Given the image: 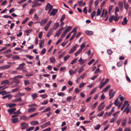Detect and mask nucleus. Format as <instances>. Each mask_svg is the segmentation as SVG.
I'll list each match as a JSON object with an SVG mask.
<instances>
[{
  "instance_id": "obj_1",
  "label": "nucleus",
  "mask_w": 131,
  "mask_h": 131,
  "mask_svg": "<svg viewBox=\"0 0 131 131\" xmlns=\"http://www.w3.org/2000/svg\"><path fill=\"white\" fill-rule=\"evenodd\" d=\"M20 126L21 127V129L24 130L28 127L29 126L28 124L25 122H23L21 123Z\"/></svg>"
},
{
  "instance_id": "obj_2",
  "label": "nucleus",
  "mask_w": 131,
  "mask_h": 131,
  "mask_svg": "<svg viewBox=\"0 0 131 131\" xmlns=\"http://www.w3.org/2000/svg\"><path fill=\"white\" fill-rule=\"evenodd\" d=\"M115 93V92L113 91V90L111 89L110 90L109 92V95L110 96L109 99H111L114 96Z\"/></svg>"
},
{
  "instance_id": "obj_3",
  "label": "nucleus",
  "mask_w": 131,
  "mask_h": 131,
  "mask_svg": "<svg viewBox=\"0 0 131 131\" xmlns=\"http://www.w3.org/2000/svg\"><path fill=\"white\" fill-rule=\"evenodd\" d=\"M107 13V12L106 10L103 9L102 10L101 17L102 18H105L106 16Z\"/></svg>"
},
{
  "instance_id": "obj_4",
  "label": "nucleus",
  "mask_w": 131,
  "mask_h": 131,
  "mask_svg": "<svg viewBox=\"0 0 131 131\" xmlns=\"http://www.w3.org/2000/svg\"><path fill=\"white\" fill-rule=\"evenodd\" d=\"M52 21L50 20L48 22L44 27V29L46 31H47L49 29V27L52 23Z\"/></svg>"
},
{
  "instance_id": "obj_5",
  "label": "nucleus",
  "mask_w": 131,
  "mask_h": 131,
  "mask_svg": "<svg viewBox=\"0 0 131 131\" xmlns=\"http://www.w3.org/2000/svg\"><path fill=\"white\" fill-rule=\"evenodd\" d=\"M53 31L54 30L53 28L50 29L47 34V36L48 37H49L52 34Z\"/></svg>"
},
{
  "instance_id": "obj_6",
  "label": "nucleus",
  "mask_w": 131,
  "mask_h": 131,
  "mask_svg": "<svg viewBox=\"0 0 131 131\" xmlns=\"http://www.w3.org/2000/svg\"><path fill=\"white\" fill-rule=\"evenodd\" d=\"M104 104V102H103L100 104L98 107V111H100L101 110L105 107V105L102 106V105Z\"/></svg>"
},
{
  "instance_id": "obj_7",
  "label": "nucleus",
  "mask_w": 131,
  "mask_h": 131,
  "mask_svg": "<svg viewBox=\"0 0 131 131\" xmlns=\"http://www.w3.org/2000/svg\"><path fill=\"white\" fill-rule=\"evenodd\" d=\"M50 124H51L50 122L49 121L41 125L40 127L41 128H43L50 125Z\"/></svg>"
},
{
  "instance_id": "obj_8",
  "label": "nucleus",
  "mask_w": 131,
  "mask_h": 131,
  "mask_svg": "<svg viewBox=\"0 0 131 131\" xmlns=\"http://www.w3.org/2000/svg\"><path fill=\"white\" fill-rule=\"evenodd\" d=\"M48 19L44 18L42 20L40 23V25L41 26H43L46 23Z\"/></svg>"
},
{
  "instance_id": "obj_9",
  "label": "nucleus",
  "mask_w": 131,
  "mask_h": 131,
  "mask_svg": "<svg viewBox=\"0 0 131 131\" xmlns=\"http://www.w3.org/2000/svg\"><path fill=\"white\" fill-rule=\"evenodd\" d=\"M10 67L9 65H5L2 66L0 67V69L2 70H4L9 68Z\"/></svg>"
},
{
  "instance_id": "obj_10",
  "label": "nucleus",
  "mask_w": 131,
  "mask_h": 131,
  "mask_svg": "<svg viewBox=\"0 0 131 131\" xmlns=\"http://www.w3.org/2000/svg\"><path fill=\"white\" fill-rule=\"evenodd\" d=\"M58 11V10L57 9H53L50 15H52L53 16H54L56 14Z\"/></svg>"
},
{
  "instance_id": "obj_11",
  "label": "nucleus",
  "mask_w": 131,
  "mask_h": 131,
  "mask_svg": "<svg viewBox=\"0 0 131 131\" xmlns=\"http://www.w3.org/2000/svg\"><path fill=\"white\" fill-rule=\"evenodd\" d=\"M52 7L53 6L52 5H51L50 3H48L46 5V7L45 8V10H47L49 9H52Z\"/></svg>"
},
{
  "instance_id": "obj_12",
  "label": "nucleus",
  "mask_w": 131,
  "mask_h": 131,
  "mask_svg": "<svg viewBox=\"0 0 131 131\" xmlns=\"http://www.w3.org/2000/svg\"><path fill=\"white\" fill-rule=\"evenodd\" d=\"M77 48L76 46H74L69 51V53L70 54L71 53L74 52Z\"/></svg>"
},
{
  "instance_id": "obj_13",
  "label": "nucleus",
  "mask_w": 131,
  "mask_h": 131,
  "mask_svg": "<svg viewBox=\"0 0 131 131\" xmlns=\"http://www.w3.org/2000/svg\"><path fill=\"white\" fill-rule=\"evenodd\" d=\"M29 118V117H28L24 115L21 116L20 117V119L21 120H23L25 121H27L28 120Z\"/></svg>"
},
{
  "instance_id": "obj_14",
  "label": "nucleus",
  "mask_w": 131,
  "mask_h": 131,
  "mask_svg": "<svg viewBox=\"0 0 131 131\" xmlns=\"http://www.w3.org/2000/svg\"><path fill=\"white\" fill-rule=\"evenodd\" d=\"M63 28V27H62L56 33V35L57 37H59L61 34Z\"/></svg>"
},
{
  "instance_id": "obj_15",
  "label": "nucleus",
  "mask_w": 131,
  "mask_h": 131,
  "mask_svg": "<svg viewBox=\"0 0 131 131\" xmlns=\"http://www.w3.org/2000/svg\"><path fill=\"white\" fill-rule=\"evenodd\" d=\"M11 93V92H7L5 90H3L0 91V95L2 94V95L3 96L4 95L9 94Z\"/></svg>"
},
{
  "instance_id": "obj_16",
  "label": "nucleus",
  "mask_w": 131,
  "mask_h": 131,
  "mask_svg": "<svg viewBox=\"0 0 131 131\" xmlns=\"http://www.w3.org/2000/svg\"><path fill=\"white\" fill-rule=\"evenodd\" d=\"M13 79H14V82L16 83L17 84H18L19 83V81L16 77L15 76V77L13 79L12 78H10L9 79L10 80H13Z\"/></svg>"
},
{
  "instance_id": "obj_17",
  "label": "nucleus",
  "mask_w": 131,
  "mask_h": 131,
  "mask_svg": "<svg viewBox=\"0 0 131 131\" xmlns=\"http://www.w3.org/2000/svg\"><path fill=\"white\" fill-rule=\"evenodd\" d=\"M16 110L15 108H13L8 110H7L8 112H9L10 114H11L13 113H14V112Z\"/></svg>"
},
{
  "instance_id": "obj_18",
  "label": "nucleus",
  "mask_w": 131,
  "mask_h": 131,
  "mask_svg": "<svg viewBox=\"0 0 131 131\" xmlns=\"http://www.w3.org/2000/svg\"><path fill=\"white\" fill-rule=\"evenodd\" d=\"M102 11V8H98L96 12V16H98L100 15Z\"/></svg>"
},
{
  "instance_id": "obj_19",
  "label": "nucleus",
  "mask_w": 131,
  "mask_h": 131,
  "mask_svg": "<svg viewBox=\"0 0 131 131\" xmlns=\"http://www.w3.org/2000/svg\"><path fill=\"white\" fill-rule=\"evenodd\" d=\"M49 60L51 63H54L56 62V59L54 57H52L50 58Z\"/></svg>"
},
{
  "instance_id": "obj_20",
  "label": "nucleus",
  "mask_w": 131,
  "mask_h": 131,
  "mask_svg": "<svg viewBox=\"0 0 131 131\" xmlns=\"http://www.w3.org/2000/svg\"><path fill=\"white\" fill-rule=\"evenodd\" d=\"M30 124L31 125H38L39 123L37 121H31L30 122Z\"/></svg>"
},
{
  "instance_id": "obj_21",
  "label": "nucleus",
  "mask_w": 131,
  "mask_h": 131,
  "mask_svg": "<svg viewBox=\"0 0 131 131\" xmlns=\"http://www.w3.org/2000/svg\"><path fill=\"white\" fill-rule=\"evenodd\" d=\"M111 87V85H107L104 89H103L102 91V92H106L107 90L110 88Z\"/></svg>"
},
{
  "instance_id": "obj_22",
  "label": "nucleus",
  "mask_w": 131,
  "mask_h": 131,
  "mask_svg": "<svg viewBox=\"0 0 131 131\" xmlns=\"http://www.w3.org/2000/svg\"><path fill=\"white\" fill-rule=\"evenodd\" d=\"M25 65L24 63H23L19 64V66L16 69V70H20L22 69L23 67Z\"/></svg>"
},
{
  "instance_id": "obj_23",
  "label": "nucleus",
  "mask_w": 131,
  "mask_h": 131,
  "mask_svg": "<svg viewBox=\"0 0 131 131\" xmlns=\"http://www.w3.org/2000/svg\"><path fill=\"white\" fill-rule=\"evenodd\" d=\"M127 18L126 17H125L124 18L123 20V21H122V24L123 25H124L127 24Z\"/></svg>"
},
{
  "instance_id": "obj_24",
  "label": "nucleus",
  "mask_w": 131,
  "mask_h": 131,
  "mask_svg": "<svg viewBox=\"0 0 131 131\" xmlns=\"http://www.w3.org/2000/svg\"><path fill=\"white\" fill-rule=\"evenodd\" d=\"M124 7L125 9L126 10V12H127L128 11V9L129 7V6L128 5V4L125 2V1H124Z\"/></svg>"
},
{
  "instance_id": "obj_25",
  "label": "nucleus",
  "mask_w": 131,
  "mask_h": 131,
  "mask_svg": "<svg viewBox=\"0 0 131 131\" xmlns=\"http://www.w3.org/2000/svg\"><path fill=\"white\" fill-rule=\"evenodd\" d=\"M85 33L87 35H91L93 34V32L92 31L87 30L85 31Z\"/></svg>"
},
{
  "instance_id": "obj_26",
  "label": "nucleus",
  "mask_w": 131,
  "mask_h": 131,
  "mask_svg": "<svg viewBox=\"0 0 131 131\" xmlns=\"http://www.w3.org/2000/svg\"><path fill=\"white\" fill-rule=\"evenodd\" d=\"M21 97H19L18 99H16L13 100L12 101V102L14 103L17 102H20L21 101Z\"/></svg>"
},
{
  "instance_id": "obj_27",
  "label": "nucleus",
  "mask_w": 131,
  "mask_h": 131,
  "mask_svg": "<svg viewBox=\"0 0 131 131\" xmlns=\"http://www.w3.org/2000/svg\"><path fill=\"white\" fill-rule=\"evenodd\" d=\"M59 26V23H56L54 24L53 26V30H55Z\"/></svg>"
},
{
  "instance_id": "obj_28",
  "label": "nucleus",
  "mask_w": 131,
  "mask_h": 131,
  "mask_svg": "<svg viewBox=\"0 0 131 131\" xmlns=\"http://www.w3.org/2000/svg\"><path fill=\"white\" fill-rule=\"evenodd\" d=\"M9 83V81L8 80H4L2 81L1 82V85H3L4 84H8Z\"/></svg>"
},
{
  "instance_id": "obj_29",
  "label": "nucleus",
  "mask_w": 131,
  "mask_h": 131,
  "mask_svg": "<svg viewBox=\"0 0 131 131\" xmlns=\"http://www.w3.org/2000/svg\"><path fill=\"white\" fill-rule=\"evenodd\" d=\"M18 122V118H14L12 119V122L14 123H15Z\"/></svg>"
},
{
  "instance_id": "obj_30",
  "label": "nucleus",
  "mask_w": 131,
  "mask_h": 131,
  "mask_svg": "<svg viewBox=\"0 0 131 131\" xmlns=\"http://www.w3.org/2000/svg\"><path fill=\"white\" fill-rule=\"evenodd\" d=\"M129 104H128L127 106L126 107V108L125 109L126 110V113L127 114H128L130 111V109L129 108Z\"/></svg>"
},
{
  "instance_id": "obj_31",
  "label": "nucleus",
  "mask_w": 131,
  "mask_h": 131,
  "mask_svg": "<svg viewBox=\"0 0 131 131\" xmlns=\"http://www.w3.org/2000/svg\"><path fill=\"white\" fill-rule=\"evenodd\" d=\"M101 127V126L99 124L96 125L94 127V129L95 130H98Z\"/></svg>"
},
{
  "instance_id": "obj_32",
  "label": "nucleus",
  "mask_w": 131,
  "mask_h": 131,
  "mask_svg": "<svg viewBox=\"0 0 131 131\" xmlns=\"http://www.w3.org/2000/svg\"><path fill=\"white\" fill-rule=\"evenodd\" d=\"M120 112L119 111H117L115 113H114L113 115L114 117H116V118H117L118 117V114Z\"/></svg>"
},
{
  "instance_id": "obj_33",
  "label": "nucleus",
  "mask_w": 131,
  "mask_h": 131,
  "mask_svg": "<svg viewBox=\"0 0 131 131\" xmlns=\"http://www.w3.org/2000/svg\"><path fill=\"white\" fill-rule=\"evenodd\" d=\"M129 102L128 101H125L123 104V106L124 107H126L128 105V104H129V103H128Z\"/></svg>"
},
{
  "instance_id": "obj_34",
  "label": "nucleus",
  "mask_w": 131,
  "mask_h": 131,
  "mask_svg": "<svg viewBox=\"0 0 131 131\" xmlns=\"http://www.w3.org/2000/svg\"><path fill=\"white\" fill-rule=\"evenodd\" d=\"M20 58V57L18 55H17L13 56L12 57V59L13 60L18 59Z\"/></svg>"
},
{
  "instance_id": "obj_35",
  "label": "nucleus",
  "mask_w": 131,
  "mask_h": 131,
  "mask_svg": "<svg viewBox=\"0 0 131 131\" xmlns=\"http://www.w3.org/2000/svg\"><path fill=\"white\" fill-rule=\"evenodd\" d=\"M78 61L81 65L84 63L85 61V60H82L81 58H80Z\"/></svg>"
},
{
  "instance_id": "obj_36",
  "label": "nucleus",
  "mask_w": 131,
  "mask_h": 131,
  "mask_svg": "<svg viewBox=\"0 0 131 131\" xmlns=\"http://www.w3.org/2000/svg\"><path fill=\"white\" fill-rule=\"evenodd\" d=\"M31 96L33 100H35L37 97V94L36 93L32 94Z\"/></svg>"
},
{
  "instance_id": "obj_37",
  "label": "nucleus",
  "mask_w": 131,
  "mask_h": 131,
  "mask_svg": "<svg viewBox=\"0 0 131 131\" xmlns=\"http://www.w3.org/2000/svg\"><path fill=\"white\" fill-rule=\"evenodd\" d=\"M97 89V87H96L93 89L91 91V92L90 93V95H91L94 93L96 91V90Z\"/></svg>"
},
{
  "instance_id": "obj_38",
  "label": "nucleus",
  "mask_w": 131,
  "mask_h": 131,
  "mask_svg": "<svg viewBox=\"0 0 131 131\" xmlns=\"http://www.w3.org/2000/svg\"><path fill=\"white\" fill-rule=\"evenodd\" d=\"M40 96L41 97L42 99H45L48 97V95L46 94H44L40 95Z\"/></svg>"
},
{
  "instance_id": "obj_39",
  "label": "nucleus",
  "mask_w": 131,
  "mask_h": 131,
  "mask_svg": "<svg viewBox=\"0 0 131 131\" xmlns=\"http://www.w3.org/2000/svg\"><path fill=\"white\" fill-rule=\"evenodd\" d=\"M44 44V41L42 40H40L39 41V47L41 48L42 47V44Z\"/></svg>"
},
{
  "instance_id": "obj_40",
  "label": "nucleus",
  "mask_w": 131,
  "mask_h": 131,
  "mask_svg": "<svg viewBox=\"0 0 131 131\" xmlns=\"http://www.w3.org/2000/svg\"><path fill=\"white\" fill-rule=\"evenodd\" d=\"M72 27V26H69L66 29H65L64 31L67 33L69 31V30L71 29Z\"/></svg>"
},
{
  "instance_id": "obj_41",
  "label": "nucleus",
  "mask_w": 131,
  "mask_h": 131,
  "mask_svg": "<svg viewBox=\"0 0 131 131\" xmlns=\"http://www.w3.org/2000/svg\"><path fill=\"white\" fill-rule=\"evenodd\" d=\"M69 73L70 75H72V74H74L75 73V71H74L72 70H70L69 71Z\"/></svg>"
},
{
  "instance_id": "obj_42",
  "label": "nucleus",
  "mask_w": 131,
  "mask_h": 131,
  "mask_svg": "<svg viewBox=\"0 0 131 131\" xmlns=\"http://www.w3.org/2000/svg\"><path fill=\"white\" fill-rule=\"evenodd\" d=\"M16 105V104L14 103H11L8 105V106L10 108L13 107L15 106Z\"/></svg>"
},
{
  "instance_id": "obj_43",
  "label": "nucleus",
  "mask_w": 131,
  "mask_h": 131,
  "mask_svg": "<svg viewBox=\"0 0 131 131\" xmlns=\"http://www.w3.org/2000/svg\"><path fill=\"white\" fill-rule=\"evenodd\" d=\"M86 74L85 73H84L80 77L78 78V80H79L81 78L83 79L84 78Z\"/></svg>"
},
{
  "instance_id": "obj_44",
  "label": "nucleus",
  "mask_w": 131,
  "mask_h": 131,
  "mask_svg": "<svg viewBox=\"0 0 131 131\" xmlns=\"http://www.w3.org/2000/svg\"><path fill=\"white\" fill-rule=\"evenodd\" d=\"M34 18L36 20L38 21V20L39 17L37 16V14L36 13H35L34 15Z\"/></svg>"
},
{
  "instance_id": "obj_45",
  "label": "nucleus",
  "mask_w": 131,
  "mask_h": 131,
  "mask_svg": "<svg viewBox=\"0 0 131 131\" xmlns=\"http://www.w3.org/2000/svg\"><path fill=\"white\" fill-rule=\"evenodd\" d=\"M117 118L116 117H113L110 120V122L111 123H113L116 120Z\"/></svg>"
},
{
  "instance_id": "obj_46",
  "label": "nucleus",
  "mask_w": 131,
  "mask_h": 131,
  "mask_svg": "<svg viewBox=\"0 0 131 131\" xmlns=\"http://www.w3.org/2000/svg\"><path fill=\"white\" fill-rule=\"evenodd\" d=\"M126 120L125 119H124L123 121L122 122V125L123 126H124L126 124Z\"/></svg>"
},
{
  "instance_id": "obj_47",
  "label": "nucleus",
  "mask_w": 131,
  "mask_h": 131,
  "mask_svg": "<svg viewBox=\"0 0 131 131\" xmlns=\"http://www.w3.org/2000/svg\"><path fill=\"white\" fill-rule=\"evenodd\" d=\"M38 114V113H34L33 114L30 115L29 116V118H30L32 117L35 116L37 115Z\"/></svg>"
},
{
  "instance_id": "obj_48",
  "label": "nucleus",
  "mask_w": 131,
  "mask_h": 131,
  "mask_svg": "<svg viewBox=\"0 0 131 131\" xmlns=\"http://www.w3.org/2000/svg\"><path fill=\"white\" fill-rule=\"evenodd\" d=\"M82 51V49H80L78 51L75 53V57H76L78 54L80 53Z\"/></svg>"
},
{
  "instance_id": "obj_49",
  "label": "nucleus",
  "mask_w": 131,
  "mask_h": 131,
  "mask_svg": "<svg viewBox=\"0 0 131 131\" xmlns=\"http://www.w3.org/2000/svg\"><path fill=\"white\" fill-rule=\"evenodd\" d=\"M86 42H84L83 43H82L81 46V48L82 49H83L85 47V45L86 44Z\"/></svg>"
},
{
  "instance_id": "obj_50",
  "label": "nucleus",
  "mask_w": 131,
  "mask_h": 131,
  "mask_svg": "<svg viewBox=\"0 0 131 131\" xmlns=\"http://www.w3.org/2000/svg\"><path fill=\"white\" fill-rule=\"evenodd\" d=\"M96 13V12L95 11H94L92 13L91 16V17L92 18H93L95 14Z\"/></svg>"
},
{
  "instance_id": "obj_51",
  "label": "nucleus",
  "mask_w": 131,
  "mask_h": 131,
  "mask_svg": "<svg viewBox=\"0 0 131 131\" xmlns=\"http://www.w3.org/2000/svg\"><path fill=\"white\" fill-rule=\"evenodd\" d=\"M98 104V102H96L94 103L92 106V108L93 109H94L95 107Z\"/></svg>"
},
{
  "instance_id": "obj_52",
  "label": "nucleus",
  "mask_w": 131,
  "mask_h": 131,
  "mask_svg": "<svg viewBox=\"0 0 131 131\" xmlns=\"http://www.w3.org/2000/svg\"><path fill=\"white\" fill-rule=\"evenodd\" d=\"M70 57V55H67L65 56L64 58V61H66Z\"/></svg>"
},
{
  "instance_id": "obj_53",
  "label": "nucleus",
  "mask_w": 131,
  "mask_h": 131,
  "mask_svg": "<svg viewBox=\"0 0 131 131\" xmlns=\"http://www.w3.org/2000/svg\"><path fill=\"white\" fill-rule=\"evenodd\" d=\"M24 84L26 86L30 84V82L29 81L25 80L24 81Z\"/></svg>"
},
{
  "instance_id": "obj_54",
  "label": "nucleus",
  "mask_w": 131,
  "mask_h": 131,
  "mask_svg": "<svg viewBox=\"0 0 131 131\" xmlns=\"http://www.w3.org/2000/svg\"><path fill=\"white\" fill-rule=\"evenodd\" d=\"M65 17H66L65 15L64 14L62 16V17L60 19V21L62 22L64 19V18Z\"/></svg>"
},
{
  "instance_id": "obj_55",
  "label": "nucleus",
  "mask_w": 131,
  "mask_h": 131,
  "mask_svg": "<svg viewBox=\"0 0 131 131\" xmlns=\"http://www.w3.org/2000/svg\"><path fill=\"white\" fill-rule=\"evenodd\" d=\"M32 31V29H29L28 30H26L25 31V32L26 33H30Z\"/></svg>"
},
{
  "instance_id": "obj_56",
  "label": "nucleus",
  "mask_w": 131,
  "mask_h": 131,
  "mask_svg": "<svg viewBox=\"0 0 131 131\" xmlns=\"http://www.w3.org/2000/svg\"><path fill=\"white\" fill-rule=\"evenodd\" d=\"M83 66L82 67H81L79 69V71L78 72V73L79 74H80L82 71H83L84 69L83 68Z\"/></svg>"
},
{
  "instance_id": "obj_57",
  "label": "nucleus",
  "mask_w": 131,
  "mask_h": 131,
  "mask_svg": "<svg viewBox=\"0 0 131 131\" xmlns=\"http://www.w3.org/2000/svg\"><path fill=\"white\" fill-rule=\"evenodd\" d=\"M119 19V18L118 17H115L114 16L113 19L115 21H118V20Z\"/></svg>"
},
{
  "instance_id": "obj_58",
  "label": "nucleus",
  "mask_w": 131,
  "mask_h": 131,
  "mask_svg": "<svg viewBox=\"0 0 131 131\" xmlns=\"http://www.w3.org/2000/svg\"><path fill=\"white\" fill-rule=\"evenodd\" d=\"M117 65L118 67H121L123 65V62H118L117 63Z\"/></svg>"
},
{
  "instance_id": "obj_59",
  "label": "nucleus",
  "mask_w": 131,
  "mask_h": 131,
  "mask_svg": "<svg viewBox=\"0 0 131 131\" xmlns=\"http://www.w3.org/2000/svg\"><path fill=\"white\" fill-rule=\"evenodd\" d=\"M107 52L109 54H111L112 53V50L111 49H108L107 50Z\"/></svg>"
},
{
  "instance_id": "obj_60",
  "label": "nucleus",
  "mask_w": 131,
  "mask_h": 131,
  "mask_svg": "<svg viewBox=\"0 0 131 131\" xmlns=\"http://www.w3.org/2000/svg\"><path fill=\"white\" fill-rule=\"evenodd\" d=\"M19 90V88H17L14 89H12V93L16 92L17 91Z\"/></svg>"
},
{
  "instance_id": "obj_61",
  "label": "nucleus",
  "mask_w": 131,
  "mask_h": 131,
  "mask_svg": "<svg viewBox=\"0 0 131 131\" xmlns=\"http://www.w3.org/2000/svg\"><path fill=\"white\" fill-rule=\"evenodd\" d=\"M98 76V74H96L95 75L93 76V77L91 78V79L92 80H94L95 79H96L97 77Z\"/></svg>"
},
{
  "instance_id": "obj_62",
  "label": "nucleus",
  "mask_w": 131,
  "mask_h": 131,
  "mask_svg": "<svg viewBox=\"0 0 131 131\" xmlns=\"http://www.w3.org/2000/svg\"><path fill=\"white\" fill-rule=\"evenodd\" d=\"M104 113V112L102 111L101 112V113H99L97 115V116H102Z\"/></svg>"
},
{
  "instance_id": "obj_63",
  "label": "nucleus",
  "mask_w": 131,
  "mask_h": 131,
  "mask_svg": "<svg viewBox=\"0 0 131 131\" xmlns=\"http://www.w3.org/2000/svg\"><path fill=\"white\" fill-rule=\"evenodd\" d=\"M118 5L120 7L122 8L123 6V3L122 2L120 1L118 3Z\"/></svg>"
},
{
  "instance_id": "obj_64",
  "label": "nucleus",
  "mask_w": 131,
  "mask_h": 131,
  "mask_svg": "<svg viewBox=\"0 0 131 131\" xmlns=\"http://www.w3.org/2000/svg\"><path fill=\"white\" fill-rule=\"evenodd\" d=\"M46 51V49L44 48L41 51V54H43L45 53Z\"/></svg>"
}]
</instances>
